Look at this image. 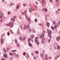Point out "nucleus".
<instances>
[{"mask_svg":"<svg viewBox=\"0 0 60 60\" xmlns=\"http://www.w3.org/2000/svg\"><path fill=\"white\" fill-rule=\"evenodd\" d=\"M0 13L1 15H3V14L2 13V12L1 11L0 12Z\"/></svg>","mask_w":60,"mask_h":60,"instance_id":"nucleus-50","label":"nucleus"},{"mask_svg":"<svg viewBox=\"0 0 60 60\" xmlns=\"http://www.w3.org/2000/svg\"><path fill=\"white\" fill-rule=\"evenodd\" d=\"M19 39L20 40H21V37H20Z\"/></svg>","mask_w":60,"mask_h":60,"instance_id":"nucleus-48","label":"nucleus"},{"mask_svg":"<svg viewBox=\"0 0 60 60\" xmlns=\"http://www.w3.org/2000/svg\"><path fill=\"white\" fill-rule=\"evenodd\" d=\"M36 32V31L35 30H33V33H35Z\"/></svg>","mask_w":60,"mask_h":60,"instance_id":"nucleus-54","label":"nucleus"},{"mask_svg":"<svg viewBox=\"0 0 60 60\" xmlns=\"http://www.w3.org/2000/svg\"><path fill=\"white\" fill-rule=\"evenodd\" d=\"M56 14H59V12H57V11H56Z\"/></svg>","mask_w":60,"mask_h":60,"instance_id":"nucleus-27","label":"nucleus"},{"mask_svg":"<svg viewBox=\"0 0 60 60\" xmlns=\"http://www.w3.org/2000/svg\"><path fill=\"white\" fill-rule=\"evenodd\" d=\"M9 32L10 33H11L12 34H13V32L12 30H11V31H9Z\"/></svg>","mask_w":60,"mask_h":60,"instance_id":"nucleus-16","label":"nucleus"},{"mask_svg":"<svg viewBox=\"0 0 60 60\" xmlns=\"http://www.w3.org/2000/svg\"><path fill=\"white\" fill-rule=\"evenodd\" d=\"M26 28L27 29V30H28V29L29 28V25H28L27 27H26V26L25 25H24V28H23V29H24V30H25Z\"/></svg>","mask_w":60,"mask_h":60,"instance_id":"nucleus-2","label":"nucleus"},{"mask_svg":"<svg viewBox=\"0 0 60 60\" xmlns=\"http://www.w3.org/2000/svg\"><path fill=\"white\" fill-rule=\"evenodd\" d=\"M42 11H44V10H45V8H43L42 9Z\"/></svg>","mask_w":60,"mask_h":60,"instance_id":"nucleus-52","label":"nucleus"},{"mask_svg":"<svg viewBox=\"0 0 60 60\" xmlns=\"http://www.w3.org/2000/svg\"><path fill=\"white\" fill-rule=\"evenodd\" d=\"M31 30V29L30 28L29 29V31L30 32H31V30Z\"/></svg>","mask_w":60,"mask_h":60,"instance_id":"nucleus-35","label":"nucleus"},{"mask_svg":"<svg viewBox=\"0 0 60 60\" xmlns=\"http://www.w3.org/2000/svg\"><path fill=\"white\" fill-rule=\"evenodd\" d=\"M56 40L57 41H59V40H60V36H59L57 37L56 38Z\"/></svg>","mask_w":60,"mask_h":60,"instance_id":"nucleus-3","label":"nucleus"},{"mask_svg":"<svg viewBox=\"0 0 60 60\" xmlns=\"http://www.w3.org/2000/svg\"><path fill=\"white\" fill-rule=\"evenodd\" d=\"M42 39V40H44H44H45V38L44 37H43Z\"/></svg>","mask_w":60,"mask_h":60,"instance_id":"nucleus-36","label":"nucleus"},{"mask_svg":"<svg viewBox=\"0 0 60 60\" xmlns=\"http://www.w3.org/2000/svg\"><path fill=\"white\" fill-rule=\"evenodd\" d=\"M19 19H21V16H19Z\"/></svg>","mask_w":60,"mask_h":60,"instance_id":"nucleus-58","label":"nucleus"},{"mask_svg":"<svg viewBox=\"0 0 60 60\" xmlns=\"http://www.w3.org/2000/svg\"><path fill=\"white\" fill-rule=\"evenodd\" d=\"M19 33H20V32H19V31H18L17 32V34H19Z\"/></svg>","mask_w":60,"mask_h":60,"instance_id":"nucleus-30","label":"nucleus"},{"mask_svg":"<svg viewBox=\"0 0 60 60\" xmlns=\"http://www.w3.org/2000/svg\"><path fill=\"white\" fill-rule=\"evenodd\" d=\"M43 34H41V36L42 37H44V34L45 33V31H43L42 32Z\"/></svg>","mask_w":60,"mask_h":60,"instance_id":"nucleus-7","label":"nucleus"},{"mask_svg":"<svg viewBox=\"0 0 60 60\" xmlns=\"http://www.w3.org/2000/svg\"><path fill=\"white\" fill-rule=\"evenodd\" d=\"M31 54H32V56H34V53H31Z\"/></svg>","mask_w":60,"mask_h":60,"instance_id":"nucleus-53","label":"nucleus"},{"mask_svg":"<svg viewBox=\"0 0 60 60\" xmlns=\"http://www.w3.org/2000/svg\"><path fill=\"white\" fill-rule=\"evenodd\" d=\"M35 39L37 40V39H38V37H37L35 38Z\"/></svg>","mask_w":60,"mask_h":60,"instance_id":"nucleus-49","label":"nucleus"},{"mask_svg":"<svg viewBox=\"0 0 60 60\" xmlns=\"http://www.w3.org/2000/svg\"><path fill=\"white\" fill-rule=\"evenodd\" d=\"M57 49L58 50H59V49H60V47L58 45H57Z\"/></svg>","mask_w":60,"mask_h":60,"instance_id":"nucleus-14","label":"nucleus"},{"mask_svg":"<svg viewBox=\"0 0 60 60\" xmlns=\"http://www.w3.org/2000/svg\"><path fill=\"white\" fill-rule=\"evenodd\" d=\"M58 23L59 24L57 25V26L58 27V26H59V25H60V21H59V22H58Z\"/></svg>","mask_w":60,"mask_h":60,"instance_id":"nucleus-24","label":"nucleus"},{"mask_svg":"<svg viewBox=\"0 0 60 60\" xmlns=\"http://www.w3.org/2000/svg\"><path fill=\"white\" fill-rule=\"evenodd\" d=\"M19 6L18 5L16 7V9H18L19 8Z\"/></svg>","mask_w":60,"mask_h":60,"instance_id":"nucleus-25","label":"nucleus"},{"mask_svg":"<svg viewBox=\"0 0 60 60\" xmlns=\"http://www.w3.org/2000/svg\"><path fill=\"white\" fill-rule=\"evenodd\" d=\"M23 6H26V4H23Z\"/></svg>","mask_w":60,"mask_h":60,"instance_id":"nucleus-46","label":"nucleus"},{"mask_svg":"<svg viewBox=\"0 0 60 60\" xmlns=\"http://www.w3.org/2000/svg\"><path fill=\"white\" fill-rule=\"evenodd\" d=\"M34 35H31L30 36V38H31L32 39H33L34 37Z\"/></svg>","mask_w":60,"mask_h":60,"instance_id":"nucleus-13","label":"nucleus"},{"mask_svg":"<svg viewBox=\"0 0 60 60\" xmlns=\"http://www.w3.org/2000/svg\"><path fill=\"white\" fill-rule=\"evenodd\" d=\"M26 55H27V58H29V55H28V53H26Z\"/></svg>","mask_w":60,"mask_h":60,"instance_id":"nucleus-26","label":"nucleus"},{"mask_svg":"<svg viewBox=\"0 0 60 60\" xmlns=\"http://www.w3.org/2000/svg\"><path fill=\"white\" fill-rule=\"evenodd\" d=\"M28 45L30 46V47H33V45L32 44L30 43L29 42H28Z\"/></svg>","mask_w":60,"mask_h":60,"instance_id":"nucleus-6","label":"nucleus"},{"mask_svg":"<svg viewBox=\"0 0 60 60\" xmlns=\"http://www.w3.org/2000/svg\"><path fill=\"white\" fill-rule=\"evenodd\" d=\"M51 28L52 30H54V27H53L52 26H51Z\"/></svg>","mask_w":60,"mask_h":60,"instance_id":"nucleus-33","label":"nucleus"},{"mask_svg":"<svg viewBox=\"0 0 60 60\" xmlns=\"http://www.w3.org/2000/svg\"><path fill=\"white\" fill-rule=\"evenodd\" d=\"M37 45H39V42L38 41L37 43Z\"/></svg>","mask_w":60,"mask_h":60,"instance_id":"nucleus-41","label":"nucleus"},{"mask_svg":"<svg viewBox=\"0 0 60 60\" xmlns=\"http://www.w3.org/2000/svg\"><path fill=\"white\" fill-rule=\"evenodd\" d=\"M53 23L54 25H55V24H56V22L55 21H54L53 22Z\"/></svg>","mask_w":60,"mask_h":60,"instance_id":"nucleus-42","label":"nucleus"},{"mask_svg":"<svg viewBox=\"0 0 60 60\" xmlns=\"http://www.w3.org/2000/svg\"><path fill=\"white\" fill-rule=\"evenodd\" d=\"M3 17V15H0V19H2V17Z\"/></svg>","mask_w":60,"mask_h":60,"instance_id":"nucleus-17","label":"nucleus"},{"mask_svg":"<svg viewBox=\"0 0 60 60\" xmlns=\"http://www.w3.org/2000/svg\"><path fill=\"white\" fill-rule=\"evenodd\" d=\"M30 9H31V10H32V11H33V8H31Z\"/></svg>","mask_w":60,"mask_h":60,"instance_id":"nucleus-56","label":"nucleus"},{"mask_svg":"<svg viewBox=\"0 0 60 60\" xmlns=\"http://www.w3.org/2000/svg\"><path fill=\"white\" fill-rule=\"evenodd\" d=\"M3 57H5V58H7V55L6 54H4L3 55Z\"/></svg>","mask_w":60,"mask_h":60,"instance_id":"nucleus-5","label":"nucleus"},{"mask_svg":"<svg viewBox=\"0 0 60 60\" xmlns=\"http://www.w3.org/2000/svg\"><path fill=\"white\" fill-rule=\"evenodd\" d=\"M24 14H25V12H22L21 13V14L22 15H24Z\"/></svg>","mask_w":60,"mask_h":60,"instance_id":"nucleus-39","label":"nucleus"},{"mask_svg":"<svg viewBox=\"0 0 60 60\" xmlns=\"http://www.w3.org/2000/svg\"><path fill=\"white\" fill-rule=\"evenodd\" d=\"M51 34H48V36L49 37V38H51L52 37H51Z\"/></svg>","mask_w":60,"mask_h":60,"instance_id":"nucleus-15","label":"nucleus"},{"mask_svg":"<svg viewBox=\"0 0 60 60\" xmlns=\"http://www.w3.org/2000/svg\"><path fill=\"white\" fill-rule=\"evenodd\" d=\"M54 28H55V29H56L57 28V26H56V25H55L54 26Z\"/></svg>","mask_w":60,"mask_h":60,"instance_id":"nucleus-19","label":"nucleus"},{"mask_svg":"<svg viewBox=\"0 0 60 60\" xmlns=\"http://www.w3.org/2000/svg\"><path fill=\"white\" fill-rule=\"evenodd\" d=\"M22 41H25V40H26V37H24L23 38H22Z\"/></svg>","mask_w":60,"mask_h":60,"instance_id":"nucleus-11","label":"nucleus"},{"mask_svg":"<svg viewBox=\"0 0 60 60\" xmlns=\"http://www.w3.org/2000/svg\"><path fill=\"white\" fill-rule=\"evenodd\" d=\"M45 11H47V9H45Z\"/></svg>","mask_w":60,"mask_h":60,"instance_id":"nucleus-51","label":"nucleus"},{"mask_svg":"<svg viewBox=\"0 0 60 60\" xmlns=\"http://www.w3.org/2000/svg\"><path fill=\"white\" fill-rule=\"evenodd\" d=\"M17 47H19V44H18L17 45Z\"/></svg>","mask_w":60,"mask_h":60,"instance_id":"nucleus-40","label":"nucleus"},{"mask_svg":"<svg viewBox=\"0 0 60 60\" xmlns=\"http://www.w3.org/2000/svg\"><path fill=\"white\" fill-rule=\"evenodd\" d=\"M23 55L24 56H25V55H26V53H23Z\"/></svg>","mask_w":60,"mask_h":60,"instance_id":"nucleus-57","label":"nucleus"},{"mask_svg":"<svg viewBox=\"0 0 60 60\" xmlns=\"http://www.w3.org/2000/svg\"><path fill=\"white\" fill-rule=\"evenodd\" d=\"M7 34L8 35H10V33H9V32H8L7 33Z\"/></svg>","mask_w":60,"mask_h":60,"instance_id":"nucleus-62","label":"nucleus"},{"mask_svg":"<svg viewBox=\"0 0 60 60\" xmlns=\"http://www.w3.org/2000/svg\"><path fill=\"white\" fill-rule=\"evenodd\" d=\"M9 55H10L11 56H12V53H9Z\"/></svg>","mask_w":60,"mask_h":60,"instance_id":"nucleus-32","label":"nucleus"},{"mask_svg":"<svg viewBox=\"0 0 60 60\" xmlns=\"http://www.w3.org/2000/svg\"><path fill=\"white\" fill-rule=\"evenodd\" d=\"M57 11H60V8L58 9H57Z\"/></svg>","mask_w":60,"mask_h":60,"instance_id":"nucleus-61","label":"nucleus"},{"mask_svg":"<svg viewBox=\"0 0 60 60\" xmlns=\"http://www.w3.org/2000/svg\"><path fill=\"white\" fill-rule=\"evenodd\" d=\"M16 42V43H18V41H17V40L16 39H15L14 40Z\"/></svg>","mask_w":60,"mask_h":60,"instance_id":"nucleus-18","label":"nucleus"},{"mask_svg":"<svg viewBox=\"0 0 60 60\" xmlns=\"http://www.w3.org/2000/svg\"><path fill=\"white\" fill-rule=\"evenodd\" d=\"M3 38H1V39L0 42L1 44H3Z\"/></svg>","mask_w":60,"mask_h":60,"instance_id":"nucleus-8","label":"nucleus"},{"mask_svg":"<svg viewBox=\"0 0 60 60\" xmlns=\"http://www.w3.org/2000/svg\"><path fill=\"white\" fill-rule=\"evenodd\" d=\"M13 18L14 19H16V16H14L13 17Z\"/></svg>","mask_w":60,"mask_h":60,"instance_id":"nucleus-45","label":"nucleus"},{"mask_svg":"<svg viewBox=\"0 0 60 60\" xmlns=\"http://www.w3.org/2000/svg\"><path fill=\"white\" fill-rule=\"evenodd\" d=\"M46 26H48V27H49V23L46 22Z\"/></svg>","mask_w":60,"mask_h":60,"instance_id":"nucleus-9","label":"nucleus"},{"mask_svg":"<svg viewBox=\"0 0 60 60\" xmlns=\"http://www.w3.org/2000/svg\"><path fill=\"white\" fill-rule=\"evenodd\" d=\"M20 26H21L20 28L22 30L23 29L22 27H23V25H20Z\"/></svg>","mask_w":60,"mask_h":60,"instance_id":"nucleus-21","label":"nucleus"},{"mask_svg":"<svg viewBox=\"0 0 60 60\" xmlns=\"http://www.w3.org/2000/svg\"><path fill=\"white\" fill-rule=\"evenodd\" d=\"M28 41H29V42H30V41L31 40V38H29L28 39Z\"/></svg>","mask_w":60,"mask_h":60,"instance_id":"nucleus-29","label":"nucleus"},{"mask_svg":"<svg viewBox=\"0 0 60 60\" xmlns=\"http://www.w3.org/2000/svg\"><path fill=\"white\" fill-rule=\"evenodd\" d=\"M44 40H42L41 41V42L42 43H43L44 42Z\"/></svg>","mask_w":60,"mask_h":60,"instance_id":"nucleus-47","label":"nucleus"},{"mask_svg":"<svg viewBox=\"0 0 60 60\" xmlns=\"http://www.w3.org/2000/svg\"><path fill=\"white\" fill-rule=\"evenodd\" d=\"M49 1L50 2H51L52 3V2H53V1H52V0H49Z\"/></svg>","mask_w":60,"mask_h":60,"instance_id":"nucleus-44","label":"nucleus"},{"mask_svg":"<svg viewBox=\"0 0 60 60\" xmlns=\"http://www.w3.org/2000/svg\"><path fill=\"white\" fill-rule=\"evenodd\" d=\"M16 50H13L12 51V52H16Z\"/></svg>","mask_w":60,"mask_h":60,"instance_id":"nucleus-28","label":"nucleus"},{"mask_svg":"<svg viewBox=\"0 0 60 60\" xmlns=\"http://www.w3.org/2000/svg\"><path fill=\"white\" fill-rule=\"evenodd\" d=\"M4 34H2V35L1 36V37H3V36H4Z\"/></svg>","mask_w":60,"mask_h":60,"instance_id":"nucleus-37","label":"nucleus"},{"mask_svg":"<svg viewBox=\"0 0 60 60\" xmlns=\"http://www.w3.org/2000/svg\"><path fill=\"white\" fill-rule=\"evenodd\" d=\"M45 59L46 60H48V55H45Z\"/></svg>","mask_w":60,"mask_h":60,"instance_id":"nucleus-10","label":"nucleus"},{"mask_svg":"<svg viewBox=\"0 0 60 60\" xmlns=\"http://www.w3.org/2000/svg\"><path fill=\"white\" fill-rule=\"evenodd\" d=\"M51 32H52L51 30H50L49 31L47 30V33L48 34H51Z\"/></svg>","mask_w":60,"mask_h":60,"instance_id":"nucleus-4","label":"nucleus"},{"mask_svg":"<svg viewBox=\"0 0 60 60\" xmlns=\"http://www.w3.org/2000/svg\"><path fill=\"white\" fill-rule=\"evenodd\" d=\"M14 4H14V3H12L11 4H11H10V6H12V5H14Z\"/></svg>","mask_w":60,"mask_h":60,"instance_id":"nucleus-20","label":"nucleus"},{"mask_svg":"<svg viewBox=\"0 0 60 60\" xmlns=\"http://www.w3.org/2000/svg\"><path fill=\"white\" fill-rule=\"evenodd\" d=\"M34 7H35L36 8H37V7L36 6V5H35Z\"/></svg>","mask_w":60,"mask_h":60,"instance_id":"nucleus-63","label":"nucleus"},{"mask_svg":"<svg viewBox=\"0 0 60 60\" xmlns=\"http://www.w3.org/2000/svg\"><path fill=\"white\" fill-rule=\"evenodd\" d=\"M51 41V39H50L49 40H48V41L49 42H50V41Z\"/></svg>","mask_w":60,"mask_h":60,"instance_id":"nucleus-31","label":"nucleus"},{"mask_svg":"<svg viewBox=\"0 0 60 60\" xmlns=\"http://www.w3.org/2000/svg\"><path fill=\"white\" fill-rule=\"evenodd\" d=\"M29 11L30 13L32 12V10L31 9H29Z\"/></svg>","mask_w":60,"mask_h":60,"instance_id":"nucleus-23","label":"nucleus"},{"mask_svg":"<svg viewBox=\"0 0 60 60\" xmlns=\"http://www.w3.org/2000/svg\"><path fill=\"white\" fill-rule=\"evenodd\" d=\"M26 19H28V21H31V20H30V19H29V18L28 17H26Z\"/></svg>","mask_w":60,"mask_h":60,"instance_id":"nucleus-12","label":"nucleus"},{"mask_svg":"<svg viewBox=\"0 0 60 60\" xmlns=\"http://www.w3.org/2000/svg\"><path fill=\"white\" fill-rule=\"evenodd\" d=\"M3 50L4 51V52L5 53V52H6V51L5 50V49L4 48H3Z\"/></svg>","mask_w":60,"mask_h":60,"instance_id":"nucleus-22","label":"nucleus"},{"mask_svg":"<svg viewBox=\"0 0 60 60\" xmlns=\"http://www.w3.org/2000/svg\"><path fill=\"white\" fill-rule=\"evenodd\" d=\"M13 25H14L13 22H12L11 23L10 22L9 23V24H7L6 26H10V27H11V28H12V27H13Z\"/></svg>","mask_w":60,"mask_h":60,"instance_id":"nucleus-1","label":"nucleus"},{"mask_svg":"<svg viewBox=\"0 0 60 60\" xmlns=\"http://www.w3.org/2000/svg\"><path fill=\"white\" fill-rule=\"evenodd\" d=\"M7 50H8L9 49V48H7Z\"/></svg>","mask_w":60,"mask_h":60,"instance_id":"nucleus-60","label":"nucleus"},{"mask_svg":"<svg viewBox=\"0 0 60 60\" xmlns=\"http://www.w3.org/2000/svg\"><path fill=\"white\" fill-rule=\"evenodd\" d=\"M55 60H56V59H57V56H56L55 57Z\"/></svg>","mask_w":60,"mask_h":60,"instance_id":"nucleus-43","label":"nucleus"},{"mask_svg":"<svg viewBox=\"0 0 60 60\" xmlns=\"http://www.w3.org/2000/svg\"><path fill=\"white\" fill-rule=\"evenodd\" d=\"M58 0H56V2L57 3L58 2Z\"/></svg>","mask_w":60,"mask_h":60,"instance_id":"nucleus-59","label":"nucleus"},{"mask_svg":"<svg viewBox=\"0 0 60 60\" xmlns=\"http://www.w3.org/2000/svg\"><path fill=\"white\" fill-rule=\"evenodd\" d=\"M44 0H42V2L43 3H44Z\"/></svg>","mask_w":60,"mask_h":60,"instance_id":"nucleus-64","label":"nucleus"},{"mask_svg":"<svg viewBox=\"0 0 60 60\" xmlns=\"http://www.w3.org/2000/svg\"><path fill=\"white\" fill-rule=\"evenodd\" d=\"M35 41L36 42H37V41H38L37 40V39H36L35 40Z\"/></svg>","mask_w":60,"mask_h":60,"instance_id":"nucleus-38","label":"nucleus"},{"mask_svg":"<svg viewBox=\"0 0 60 60\" xmlns=\"http://www.w3.org/2000/svg\"><path fill=\"white\" fill-rule=\"evenodd\" d=\"M16 56L17 57H19V55L18 54H16Z\"/></svg>","mask_w":60,"mask_h":60,"instance_id":"nucleus-34","label":"nucleus"},{"mask_svg":"<svg viewBox=\"0 0 60 60\" xmlns=\"http://www.w3.org/2000/svg\"><path fill=\"white\" fill-rule=\"evenodd\" d=\"M40 56L41 57H43V55H40Z\"/></svg>","mask_w":60,"mask_h":60,"instance_id":"nucleus-55","label":"nucleus"}]
</instances>
